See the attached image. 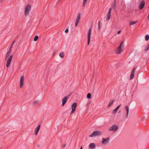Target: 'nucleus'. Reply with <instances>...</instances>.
Returning <instances> with one entry per match:
<instances>
[{
  "mask_svg": "<svg viewBox=\"0 0 149 149\" xmlns=\"http://www.w3.org/2000/svg\"><path fill=\"white\" fill-rule=\"evenodd\" d=\"M31 9V6L29 4L26 6L24 10V15L25 16H26L29 15Z\"/></svg>",
  "mask_w": 149,
  "mask_h": 149,
  "instance_id": "1",
  "label": "nucleus"
},
{
  "mask_svg": "<svg viewBox=\"0 0 149 149\" xmlns=\"http://www.w3.org/2000/svg\"><path fill=\"white\" fill-rule=\"evenodd\" d=\"M102 134L101 132L99 131H95L93 132L89 135V137H92L94 136H100Z\"/></svg>",
  "mask_w": 149,
  "mask_h": 149,
  "instance_id": "2",
  "label": "nucleus"
},
{
  "mask_svg": "<svg viewBox=\"0 0 149 149\" xmlns=\"http://www.w3.org/2000/svg\"><path fill=\"white\" fill-rule=\"evenodd\" d=\"M124 47V44H123V42H122L120 43L119 46L118 47V49L116 50V54H120L121 52L122 51V48H123Z\"/></svg>",
  "mask_w": 149,
  "mask_h": 149,
  "instance_id": "3",
  "label": "nucleus"
},
{
  "mask_svg": "<svg viewBox=\"0 0 149 149\" xmlns=\"http://www.w3.org/2000/svg\"><path fill=\"white\" fill-rule=\"evenodd\" d=\"M92 29V26H91L90 27L88 30V39L87 41V43L88 45H89L90 43Z\"/></svg>",
  "mask_w": 149,
  "mask_h": 149,
  "instance_id": "4",
  "label": "nucleus"
},
{
  "mask_svg": "<svg viewBox=\"0 0 149 149\" xmlns=\"http://www.w3.org/2000/svg\"><path fill=\"white\" fill-rule=\"evenodd\" d=\"M118 127L116 125H114L111 127L109 129V130L110 131H116L118 129Z\"/></svg>",
  "mask_w": 149,
  "mask_h": 149,
  "instance_id": "5",
  "label": "nucleus"
},
{
  "mask_svg": "<svg viewBox=\"0 0 149 149\" xmlns=\"http://www.w3.org/2000/svg\"><path fill=\"white\" fill-rule=\"evenodd\" d=\"M13 57V56L12 55H11L8 58L6 64V66L7 68L9 67L10 65V63L12 60Z\"/></svg>",
  "mask_w": 149,
  "mask_h": 149,
  "instance_id": "6",
  "label": "nucleus"
},
{
  "mask_svg": "<svg viewBox=\"0 0 149 149\" xmlns=\"http://www.w3.org/2000/svg\"><path fill=\"white\" fill-rule=\"evenodd\" d=\"M109 139L110 137H108L106 139L103 138H102V143L104 145H106L107 144L109 143Z\"/></svg>",
  "mask_w": 149,
  "mask_h": 149,
  "instance_id": "7",
  "label": "nucleus"
},
{
  "mask_svg": "<svg viewBox=\"0 0 149 149\" xmlns=\"http://www.w3.org/2000/svg\"><path fill=\"white\" fill-rule=\"evenodd\" d=\"M77 106V103L76 102L72 104V110L71 113V114L73 113L75 111Z\"/></svg>",
  "mask_w": 149,
  "mask_h": 149,
  "instance_id": "8",
  "label": "nucleus"
},
{
  "mask_svg": "<svg viewBox=\"0 0 149 149\" xmlns=\"http://www.w3.org/2000/svg\"><path fill=\"white\" fill-rule=\"evenodd\" d=\"M24 77L23 76H22L20 80L19 87L20 88H22L24 85Z\"/></svg>",
  "mask_w": 149,
  "mask_h": 149,
  "instance_id": "9",
  "label": "nucleus"
},
{
  "mask_svg": "<svg viewBox=\"0 0 149 149\" xmlns=\"http://www.w3.org/2000/svg\"><path fill=\"white\" fill-rule=\"evenodd\" d=\"M81 15V13H79L78 14L76 20V23L75 24V26H77L80 20Z\"/></svg>",
  "mask_w": 149,
  "mask_h": 149,
  "instance_id": "10",
  "label": "nucleus"
},
{
  "mask_svg": "<svg viewBox=\"0 0 149 149\" xmlns=\"http://www.w3.org/2000/svg\"><path fill=\"white\" fill-rule=\"evenodd\" d=\"M111 10H112L111 8H110L109 9V12H108V14L107 15V17L106 18V20H107L109 21L110 18V16H111Z\"/></svg>",
  "mask_w": 149,
  "mask_h": 149,
  "instance_id": "11",
  "label": "nucleus"
},
{
  "mask_svg": "<svg viewBox=\"0 0 149 149\" xmlns=\"http://www.w3.org/2000/svg\"><path fill=\"white\" fill-rule=\"evenodd\" d=\"M145 5V2L144 1H141L140 3L139 6V9L140 10H142L144 7Z\"/></svg>",
  "mask_w": 149,
  "mask_h": 149,
  "instance_id": "12",
  "label": "nucleus"
},
{
  "mask_svg": "<svg viewBox=\"0 0 149 149\" xmlns=\"http://www.w3.org/2000/svg\"><path fill=\"white\" fill-rule=\"evenodd\" d=\"M68 97L67 96L65 97L62 100V105L63 106H64L65 104L66 103Z\"/></svg>",
  "mask_w": 149,
  "mask_h": 149,
  "instance_id": "13",
  "label": "nucleus"
},
{
  "mask_svg": "<svg viewBox=\"0 0 149 149\" xmlns=\"http://www.w3.org/2000/svg\"><path fill=\"white\" fill-rule=\"evenodd\" d=\"M135 71V69L134 68H133L131 74L130 76V79H132L133 78L134 75V72Z\"/></svg>",
  "mask_w": 149,
  "mask_h": 149,
  "instance_id": "14",
  "label": "nucleus"
},
{
  "mask_svg": "<svg viewBox=\"0 0 149 149\" xmlns=\"http://www.w3.org/2000/svg\"><path fill=\"white\" fill-rule=\"evenodd\" d=\"M40 125H39L37 127L35 130V134L36 135H37L38 132L40 128Z\"/></svg>",
  "mask_w": 149,
  "mask_h": 149,
  "instance_id": "15",
  "label": "nucleus"
},
{
  "mask_svg": "<svg viewBox=\"0 0 149 149\" xmlns=\"http://www.w3.org/2000/svg\"><path fill=\"white\" fill-rule=\"evenodd\" d=\"M111 7L114 10H116L117 8L116 0H114L113 4L111 5Z\"/></svg>",
  "mask_w": 149,
  "mask_h": 149,
  "instance_id": "16",
  "label": "nucleus"
},
{
  "mask_svg": "<svg viewBox=\"0 0 149 149\" xmlns=\"http://www.w3.org/2000/svg\"><path fill=\"white\" fill-rule=\"evenodd\" d=\"M125 109L127 113H126V118H128V113H129V108L128 106H126L125 107Z\"/></svg>",
  "mask_w": 149,
  "mask_h": 149,
  "instance_id": "17",
  "label": "nucleus"
},
{
  "mask_svg": "<svg viewBox=\"0 0 149 149\" xmlns=\"http://www.w3.org/2000/svg\"><path fill=\"white\" fill-rule=\"evenodd\" d=\"M121 105V104L119 105L116 108L113 110V113H114L117 112V111L120 107Z\"/></svg>",
  "mask_w": 149,
  "mask_h": 149,
  "instance_id": "18",
  "label": "nucleus"
},
{
  "mask_svg": "<svg viewBox=\"0 0 149 149\" xmlns=\"http://www.w3.org/2000/svg\"><path fill=\"white\" fill-rule=\"evenodd\" d=\"M90 148H91L92 149L94 148L95 147V145L94 143H91L89 146Z\"/></svg>",
  "mask_w": 149,
  "mask_h": 149,
  "instance_id": "19",
  "label": "nucleus"
},
{
  "mask_svg": "<svg viewBox=\"0 0 149 149\" xmlns=\"http://www.w3.org/2000/svg\"><path fill=\"white\" fill-rule=\"evenodd\" d=\"M138 22V21H133V22H132L131 21H130V25H132Z\"/></svg>",
  "mask_w": 149,
  "mask_h": 149,
  "instance_id": "20",
  "label": "nucleus"
},
{
  "mask_svg": "<svg viewBox=\"0 0 149 149\" xmlns=\"http://www.w3.org/2000/svg\"><path fill=\"white\" fill-rule=\"evenodd\" d=\"M114 101V100H112L110 102V103L108 105V107H111L112 105V104H113Z\"/></svg>",
  "mask_w": 149,
  "mask_h": 149,
  "instance_id": "21",
  "label": "nucleus"
},
{
  "mask_svg": "<svg viewBox=\"0 0 149 149\" xmlns=\"http://www.w3.org/2000/svg\"><path fill=\"white\" fill-rule=\"evenodd\" d=\"M59 56L61 58H63L64 56V53L63 52H61L59 54Z\"/></svg>",
  "mask_w": 149,
  "mask_h": 149,
  "instance_id": "22",
  "label": "nucleus"
},
{
  "mask_svg": "<svg viewBox=\"0 0 149 149\" xmlns=\"http://www.w3.org/2000/svg\"><path fill=\"white\" fill-rule=\"evenodd\" d=\"M91 94L90 93H89L87 94V98L90 99L91 98Z\"/></svg>",
  "mask_w": 149,
  "mask_h": 149,
  "instance_id": "23",
  "label": "nucleus"
},
{
  "mask_svg": "<svg viewBox=\"0 0 149 149\" xmlns=\"http://www.w3.org/2000/svg\"><path fill=\"white\" fill-rule=\"evenodd\" d=\"M145 40L148 41L149 39V35H146L145 38Z\"/></svg>",
  "mask_w": 149,
  "mask_h": 149,
  "instance_id": "24",
  "label": "nucleus"
},
{
  "mask_svg": "<svg viewBox=\"0 0 149 149\" xmlns=\"http://www.w3.org/2000/svg\"><path fill=\"white\" fill-rule=\"evenodd\" d=\"M15 42V41L14 40L12 44H11V45L10 46V47L9 48H10L11 49H12L13 45H14Z\"/></svg>",
  "mask_w": 149,
  "mask_h": 149,
  "instance_id": "25",
  "label": "nucleus"
},
{
  "mask_svg": "<svg viewBox=\"0 0 149 149\" xmlns=\"http://www.w3.org/2000/svg\"><path fill=\"white\" fill-rule=\"evenodd\" d=\"M38 38V36H36L34 38V41H36Z\"/></svg>",
  "mask_w": 149,
  "mask_h": 149,
  "instance_id": "26",
  "label": "nucleus"
},
{
  "mask_svg": "<svg viewBox=\"0 0 149 149\" xmlns=\"http://www.w3.org/2000/svg\"><path fill=\"white\" fill-rule=\"evenodd\" d=\"M87 1L86 0H84L83 3V6L84 7Z\"/></svg>",
  "mask_w": 149,
  "mask_h": 149,
  "instance_id": "27",
  "label": "nucleus"
},
{
  "mask_svg": "<svg viewBox=\"0 0 149 149\" xmlns=\"http://www.w3.org/2000/svg\"><path fill=\"white\" fill-rule=\"evenodd\" d=\"M9 56V54L6 53V55L5 56V59H6Z\"/></svg>",
  "mask_w": 149,
  "mask_h": 149,
  "instance_id": "28",
  "label": "nucleus"
},
{
  "mask_svg": "<svg viewBox=\"0 0 149 149\" xmlns=\"http://www.w3.org/2000/svg\"><path fill=\"white\" fill-rule=\"evenodd\" d=\"M149 49V45H148V46L147 48L145 49L144 50V51H147Z\"/></svg>",
  "mask_w": 149,
  "mask_h": 149,
  "instance_id": "29",
  "label": "nucleus"
},
{
  "mask_svg": "<svg viewBox=\"0 0 149 149\" xmlns=\"http://www.w3.org/2000/svg\"><path fill=\"white\" fill-rule=\"evenodd\" d=\"M149 49V45H148V46L147 48L145 49L144 50V51H147Z\"/></svg>",
  "mask_w": 149,
  "mask_h": 149,
  "instance_id": "30",
  "label": "nucleus"
},
{
  "mask_svg": "<svg viewBox=\"0 0 149 149\" xmlns=\"http://www.w3.org/2000/svg\"><path fill=\"white\" fill-rule=\"evenodd\" d=\"M38 102H39L38 101V100L36 101L33 102V104H36L38 103Z\"/></svg>",
  "mask_w": 149,
  "mask_h": 149,
  "instance_id": "31",
  "label": "nucleus"
},
{
  "mask_svg": "<svg viewBox=\"0 0 149 149\" xmlns=\"http://www.w3.org/2000/svg\"><path fill=\"white\" fill-rule=\"evenodd\" d=\"M11 50H12V49L9 48V50H8V51L7 52V53L10 54V52H11Z\"/></svg>",
  "mask_w": 149,
  "mask_h": 149,
  "instance_id": "32",
  "label": "nucleus"
},
{
  "mask_svg": "<svg viewBox=\"0 0 149 149\" xmlns=\"http://www.w3.org/2000/svg\"><path fill=\"white\" fill-rule=\"evenodd\" d=\"M11 50H12V49L9 48V50H8V51L7 52V53L10 54V52H11Z\"/></svg>",
  "mask_w": 149,
  "mask_h": 149,
  "instance_id": "33",
  "label": "nucleus"
},
{
  "mask_svg": "<svg viewBox=\"0 0 149 149\" xmlns=\"http://www.w3.org/2000/svg\"><path fill=\"white\" fill-rule=\"evenodd\" d=\"M146 117L145 116H144L142 117L141 118V120H144L146 119Z\"/></svg>",
  "mask_w": 149,
  "mask_h": 149,
  "instance_id": "34",
  "label": "nucleus"
},
{
  "mask_svg": "<svg viewBox=\"0 0 149 149\" xmlns=\"http://www.w3.org/2000/svg\"><path fill=\"white\" fill-rule=\"evenodd\" d=\"M68 29H66L65 31V32L66 33H67L68 32Z\"/></svg>",
  "mask_w": 149,
  "mask_h": 149,
  "instance_id": "35",
  "label": "nucleus"
},
{
  "mask_svg": "<svg viewBox=\"0 0 149 149\" xmlns=\"http://www.w3.org/2000/svg\"><path fill=\"white\" fill-rule=\"evenodd\" d=\"M101 22L100 21H99L98 23V26H100V24L101 23Z\"/></svg>",
  "mask_w": 149,
  "mask_h": 149,
  "instance_id": "36",
  "label": "nucleus"
},
{
  "mask_svg": "<svg viewBox=\"0 0 149 149\" xmlns=\"http://www.w3.org/2000/svg\"><path fill=\"white\" fill-rule=\"evenodd\" d=\"M121 32V31L120 30V31H118L117 32V33L118 34H119Z\"/></svg>",
  "mask_w": 149,
  "mask_h": 149,
  "instance_id": "37",
  "label": "nucleus"
},
{
  "mask_svg": "<svg viewBox=\"0 0 149 149\" xmlns=\"http://www.w3.org/2000/svg\"><path fill=\"white\" fill-rule=\"evenodd\" d=\"M98 29L99 30H100V26H98Z\"/></svg>",
  "mask_w": 149,
  "mask_h": 149,
  "instance_id": "38",
  "label": "nucleus"
},
{
  "mask_svg": "<svg viewBox=\"0 0 149 149\" xmlns=\"http://www.w3.org/2000/svg\"><path fill=\"white\" fill-rule=\"evenodd\" d=\"M3 0H0V2H2Z\"/></svg>",
  "mask_w": 149,
  "mask_h": 149,
  "instance_id": "39",
  "label": "nucleus"
},
{
  "mask_svg": "<svg viewBox=\"0 0 149 149\" xmlns=\"http://www.w3.org/2000/svg\"><path fill=\"white\" fill-rule=\"evenodd\" d=\"M65 146H65V144H64V145L63 146V148H64V147H65Z\"/></svg>",
  "mask_w": 149,
  "mask_h": 149,
  "instance_id": "40",
  "label": "nucleus"
},
{
  "mask_svg": "<svg viewBox=\"0 0 149 149\" xmlns=\"http://www.w3.org/2000/svg\"><path fill=\"white\" fill-rule=\"evenodd\" d=\"M121 112V111L120 110H119L118 112V113H120V112Z\"/></svg>",
  "mask_w": 149,
  "mask_h": 149,
  "instance_id": "41",
  "label": "nucleus"
},
{
  "mask_svg": "<svg viewBox=\"0 0 149 149\" xmlns=\"http://www.w3.org/2000/svg\"><path fill=\"white\" fill-rule=\"evenodd\" d=\"M80 149H82V146H81V148H80Z\"/></svg>",
  "mask_w": 149,
  "mask_h": 149,
  "instance_id": "42",
  "label": "nucleus"
},
{
  "mask_svg": "<svg viewBox=\"0 0 149 149\" xmlns=\"http://www.w3.org/2000/svg\"><path fill=\"white\" fill-rule=\"evenodd\" d=\"M39 145H38V147H39Z\"/></svg>",
  "mask_w": 149,
  "mask_h": 149,
  "instance_id": "43",
  "label": "nucleus"
}]
</instances>
